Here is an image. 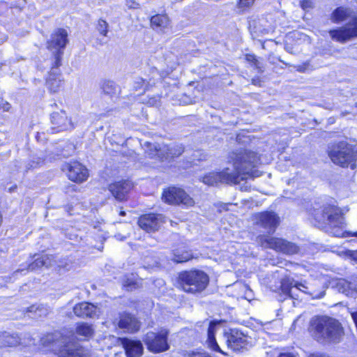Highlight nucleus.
I'll list each match as a JSON object with an SVG mask.
<instances>
[{
	"label": "nucleus",
	"mask_w": 357,
	"mask_h": 357,
	"mask_svg": "<svg viewBox=\"0 0 357 357\" xmlns=\"http://www.w3.org/2000/svg\"><path fill=\"white\" fill-rule=\"evenodd\" d=\"M228 160L229 163H232V170L226 167L220 172H210L203 177V183L208 185H217L219 183L238 184L248 176H254L252 169L257 166L259 158L253 151L240 149L231 152Z\"/></svg>",
	"instance_id": "f257e3e1"
},
{
	"label": "nucleus",
	"mask_w": 357,
	"mask_h": 357,
	"mask_svg": "<svg viewBox=\"0 0 357 357\" xmlns=\"http://www.w3.org/2000/svg\"><path fill=\"white\" fill-rule=\"evenodd\" d=\"M310 332L312 337L320 343L340 342L344 335L341 324L326 316L313 318L310 321Z\"/></svg>",
	"instance_id": "f03ea898"
},
{
	"label": "nucleus",
	"mask_w": 357,
	"mask_h": 357,
	"mask_svg": "<svg viewBox=\"0 0 357 357\" xmlns=\"http://www.w3.org/2000/svg\"><path fill=\"white\" fill-rule=\"evenodd\" d=\"M312 215L319 227L331 229L332 230L335 229V231H331L334 236L357 237V232L342 233L341 231L340 228L343 223V218L340 210L335 206L330 204L324 205L320 208L314 209ZM349 242L357 243V241L355 240H351Z\"/></svg>",
	"instance_id": "7ed1b4c3"
},
{
	"label": "nucleus",
	"mask_w": 357,
	"mask_h": 357,
	"mask_svg": "<svg viewBox=\"0 0 357 357\" xmlns=\"http://www.w3.org/2000/svg\"><path fill=\"white\" fill-rule=\"evenodd\" d=\"M280 224L279 216L273 211H264L255 215V225L264 229L268 234H261L257 237V242L261 245H295L285 240L271 236Z\"/></svg>",
	"instance_id": "20e7f679"
},
{
	"label": "nucleus",
	"mask_w": 357,
	"mask_h": 357,
	"mask_svg": "<svg viewBox=\"0 0 357 357\" xmlns=\"http://www.w3.org/2000/svg\"><path fill=\"white\" fill-rule=\"evenodd\" d=\"M208 282V275L200 270L181 271L177 277V287L183 291L194 295L202 292Z\"/></svg>",
	"instance_id": "39448f33"
},
{
	"label": "nucleus",
	"mask_w": 357,
	"mask_h": 357,
	"mask_svg": "<svg viewBox=\"0 0 357 357\" xmlns=\"http://www.w3.org/2000/svg\"><path fill=\"white\" fill-rule=\"evenodd\" d=\"M328 155L331 161L342 167H356L357 151L355 147L345 142H340L328 146Z\"/></svg>",
	"instance_id": "423d86ee"
},
{
	"label": "nucleus",
	"mask_w": 357,
	"mask_h": 357,
	"mask_svg": "<svg viewBox=\"0 0 357 357\" xmlns=\"http://www.w3.org/2000/svg\"><path fill=\"white\" fill-rule=\"evenodd\" d=\"M59 357H89L86 349L75 341L74 335H65L59 347L56 349Z\"/></svg>",
	"instance_id": "0eeeda50"
},
{
	"label": "nucleus",
	"mask_w": 357,
	"mask_h": 357,
	"mask_svg": "<svg viewBox=\"0 0 357 357\" xmlns=\"http://www.w3.org/2000/svg\"><path fill=\"white\" fill-rule=\"evenodd\" d=\"M162 199L167 204L190 207L195 204L193 199L181 188L171 187L165 190Z\"/></svg>",
	"instance_id": "6e6552de"
},
{
	"label": "nucleus",
	"mask_w": 357,
	"mask_h": 357,
	"mask_svg": "<svg viewBox=\"0 0 357 357\" xmlns=\"http://www.w3.org/2000/svg\"><path fill=\"white\" fill-rule=\"evenodd\" d=\"M168 331L162 330L159 333L149 332L146 334L144 342L149 351L160 353L169 349L167 342Z\"/></svg>",
	"instance_id": "1a4fd4ad"
},
{
	"label": "nucleus",
	"mask_w": 357,
	"mask_h": 357,
	"mask_svg": "<svg viewBox=\"0 0 357 357\" xmlns=\"http://www.w3.org/2000/svg\"><path fill=\"white\" fill-rule=\"evenodd\" d=\"M329 34L333 40L342 43L357 37V17L352 18L342 27L330 30Z\"/></svg>",
	"instance_id": "9d476101"
},
{
	"label": "nucleus",
	"mask_w": 357,
	"mask_h": 357,
	"mask_svg": "<svg viewBox=\"0 0 357 357\" xmlns=\"http://www.w3.org/2000/svg\"><path fill=\"white\" fill-rule=\"evenodd\" d=\"M227 344L234 351H241L248 344L246 336L236 328H230L224 333Z\"/></svg>",
	"instance_id": "9b49d317"
},
{
	"label": "nucleus",
	"mask_w": 357,
	"mask_h": 357,
	"mask_svg": "<svg viewBox=\"0 0 357 357\" xmlns=\"http://www.w3.org/2000/svg\"><path fill=\"white\" fill-rule=\"evenodd\" d=\"M62 169L66 171L68 178L75 182L82 183L89 176L87 169L77 161L64 164Z\"/></svg>",
	"instance_id": "f8f14e48"
},
{
	"label": "nucleus",
	"mask_w": 357,
	"mask_h": 357,
	"mask_svg": "<svg viewBox=\"0 0 357 357\" xmlns=\"http://www.w3.org/2000/svg\"><path fill=\"white\" fill-rule=\"evenodd\" d=\"M165 222V217L162 214L149 213L141 216L138 225L141 229L152 232L158 230Z\"/></svg>",
	"instance_id": "ddd939ff"
},
{
	"label": "nucleus",
	"mask_w": 357,
	"mask_h": 357,
	"mask_svg": "<svg viewBox=\"0 0 357 357\" xmlns=\"http://www.w3.org/2000/svg\"><path fill=\"white\" fill-rule=\"evenodd\" d=\"M52 129L54 132L71 130L74 125L64 110L54 112L51 115Z\"/></svg>",
	"instance_id": "4468645a"
},
{
	"label": "nucleus",
	"mask_w": 357,
	"mask_h": 357,
	"mask_svg": "<svg viewBox=\"0 0 357 357\" xmlns=\"http://www.w3.org/2000/svg\"><path fill=\"white\" fill-rule=\"evenodd\" d=\"M68 33L63 29H58L52 33L47 41V48L52 52H62L67 43Z\"/></svg>",
	"instance_id": "2eb2a0df"
},
{
	"label": "nucleus",
	"mask_w": 357,
	"mask_h": 357,
	"mask_svg": "<svg viewBox=\"0 0 357 357\" xmlns=\"http://www.w3.org/2000/svg\"><path fill=\"white\" fill-rule=\"evenodd\" d=\"M118 342L123 347L127 357H139L142 355L144 347L141 341L119 337Z\"/></svg>",
	"instance_id": "dca6fc26"
},
{
	"label": "nucleus",
	"mask_w": 357,
	"mask_h": 357,
	"mask_svg": "<svg viewBox=\"0 0 357 357\" xmlns=\"http://www.w3.org/2000/svg\"><path fill=\"white\" fill-rule=\"evenodd\" d=\"M73 312L77 317L82 319L94 318L98 316L97 307L88 302L76 304L73 307Z\"/></svg>",
	"instance_id": "f3484780"
},
{
	"label": "nucleus",
	"mask_w": 357,
	"mask_h": 357,
	"mask_svg": "<svg viewBox=\"0 0 357 357\" xmlns=\"http://www.w3.org/2000/svg\"><path fill=\"white\" fill-rule=\"evenodd\" d=\"M132 188V184L129 181H122L112 183L109 185V190L116 199L123 201L126 198L128 192Z\"/></svg>",
	"instance_id": "a211bd4d"
},
{
	"label": "nucleus",
	"mask_w": 357,
	"mask_h": 357,
	"mask_svg": "<svg viewBox=\"0 0 357 357\" xmlns=\"http://www.w3.org/2000/svg\"><path fill=\"white\" fill-rule=\"evenodd\" d=\"M118 326L128 333H135L140 328V323L136 317L128 313L121 314Z\"/></svg>",
	"instance_id": "6ab92c4d"
},
{
	"label": "nucleus",
	"mask_w": 357,
	"mask_h": 357,
	"mask_svg": "<svg viewBox=\"0 0 357 357\" xmlns=\"http://www.w3.org/2000/svg\"><path fill=\"white\" fill-rule=\"evenodd\" d=\"M65 335L59 331L47 333L40 338V342L44 347H52V349L56 352V349L61 344Z\"/></svg>",
	"instance_id": "aec40b11"
},
{
	"label": "nucleus",
	"mask_w": 357,
	"mask_h": 357,
	"mask_svg": "<svg viewBox=\"0 0 357 357\" xmlns=\"http://www.w3.org/2000/svg\"><path fill=\"white\" fill-rule=\"evenodd\" d=\"M63 86V79L60 73L50 71L46 80V86L52 93L59 92Z\"/></svg>",
	"instance_id": "412c9836"
},
{
	"label": "nucleus",
	"mask_w": 357,
	"mask_h": 357,
	"mask_svg": "<svg viewBox=\"0 0 357 357\" xmlns=\"http://www.w3.org/2000/svg\"><path fill=\"white\" fill-rule=\"evenodd\" d=\"M296 287L305 293H308L307 289H308L304 284L295 283L293 284L289 280H282L281 282V290L286 297L294 298V293L292 292V288Z\"/></svg>",
	"instance_id": "4be33fe9"
},
{
	"label": "nucleus",
	"mask_w": 357,
	"mask_h": 357,
	"mask_svg": "<svg viewBox=\"0 0 357 357\" xmlns=\"http://www.w3.org/2000/svg\"><path fill=\"white\" fill-rule=\"evenodd\" d=\"M144 146L146 153L149 158H158L160 160H164L163 154H165V153H163V144L160 145L158 143L145 142Z\"/></svg>",
	"instance_id": "5701e85b"
},
{
	"label": "nucleus",
	"mask_w": 357,
	"mask_h": 357,
	"mask_svg": "<svg viewBox=\"0 0 357 357\" xmlns=\"http://www.w3.org/2000/svg\"><path fill=\"white\" fill-rule=\"evenodd\" d=\"M218 323L215 321H212L210 322L207 335H208V344L211 349L213 350L223 354L222 351L221 350L220 347H219L215 337V333L216 331V328Z\"/></svg>",
	"instance_id": "b1692460"
},
{
	"label": "nucleus",
	"mask_w": 357,
	"mask_h": 357,
	"mask_svg": "<svg viewBox=\"0 0 357 357\" xmlns=\"http://www.w3.org/2000/svg\"><path fill=\"white\" fill-rule=\"evenodd\" d=\"M163 150L164 160H167L181 155L184 151V148L181 144H163Z\"/></svg>",
	"instance_id": "393cba45"
},
{
	"label": "nucleus",
	"mask_w": 357,
	"mask_h": 357,
	"mask_svg": "<svg viewBox=\"0 0 357 357\" xmlns=\"http://www.w3.org/2000/svg\"><path fill=\"white\" fill-rule=\"evenodd\" d=\"M185 248V247H177V248L174 250L172 260L176 263H183L192 259L193 255L192 253Z\"/></svg>",
	"instance_id": "a878e982"
},
{
	"label": "nucleus",
	"mask_w": 357,
	"mask_h": 357,
	"mask_svg": "<svg viewBox=\"0 0 357 357\" xmlns=\"http://www.w3.org/2000/svg\"><path fill=\"white\" fill-rule=\"evenodd\" d=\"M54 258V257L52 255L49 256L47 255H43L40 257L36 258L33 263L29 264V269L33 271L36 268H40L42 266H52L53 265Z\"/></svg>",
	"instance_id": "bb28decb"
},
{
	"label": "nucleus",
	"mask_w": 357,
	"mask_h": 357,
	"mask_svg": "<svg viewBox=\"0 0 357 357\" xmlns=\"http://www.w3.org/2000/svg\"><path fill=\"white\" fill-rule=\"evenodd\" d=\"M102 89L105 94L111 97L117 96L120 91L119 86L110 80L105 81L102 83Z\"/></svg>",
	"instance_id": "cd10ccee"
},
{
	"label": "nucleus",
	"mask_w": 357,
	"mask_h": 357,
	"mask_svg": "<svg viewBox=\"0 0 357 357\" xmlns=\"http://www.w3.org/2000/svg\"><path fill=\"white\" fill-rule=\"evenodd\" d=\"M151 24L153 27L164 29L167 27L169 19L165 15H156L151 17Z\"/></svg>",
	"instance_id": "c85d7f7f"
},
{
	"label": "nucleus",
	"mask_w": 357,
	"mask_h": 357,
	"mask_svg": "<svg viewBox=\"0 0 357 357\" xmlns=\"http://www.w3.org/2000/svg\"><path fill=\"white\" fill-rule=\"evenodd\" d=\"M336 250H333L332 252L337 253L339 256L345 258L351 259L354 261H357V250H349L346 247H335Z\"/></svg>",
	"instance_id": "c756f323"
},
{
	"label": "nucleus",
	"mask_w": 357,
	"mask_h": 357,
	"mask_svg": "<svg viewBox=\"0 0 357 357\" xmlns=\"http://www.w3.org/2000/svg\"><path fill=\"white\" fill-rule=\"evenodd\" d=\"M75 333L77 335L89 337L93 335V330L91 325L86 323H80L77 324Z\"/></svg>",
	"instance_id": "7c9ffc66"
},
{
	"label": "nucleus",
	"mask_w": 357,
	"mask_h": 357,
	"mask_svg": "<svg viewBox=\"0 0 357 357\" xmlns=\"http://www.w3.org/2000/svg\"><path fill=\"white\" fill-rule=\"evenodd\" d=\"M27 312L33 313L32 318L45 317L48 314V310L43 305H33L27 308Z\"/></svg>",
	"instance_id": "2f4dec72"
},
{
	"label": "nucleus",
	"mask_w": 357,
	"mask_h": 357,
	"mask_svg": "<svg viewBox=\"0 0 357 357\" xmlns=\"http://www.w3.org/2000/svg\"><path fill=\"white\" fill-rule=\"evenodd\" d=\"M349 10L342 7L336 8L332 14V20L335 22H341L344 20L349 15Z\"/></svg>",
	"instance_id": "473e14b6"
},
{
	"label": "nucleus",
	"mask_w": 357,
	"mask_h": 357,
	"mask_svg": "<svg viewBox=\"0 0 357 357\" xmlns=\"http://www.w3.org/2000/svg\"><path fill=\"white\" fill-rule=\"evenodd\" d=\"M348 280L344 279H340L337 282V287L340 292L350 296L349 286H348Z\"/></svg>",
	"instance_id": "72a5a7b5"
},
{
	"label": "nucleus",
	"mask_w": 357,
	"mask_h": 357,
	"mask_svg": "<svg viewBox=\"0 0 357 357\" xmlns=\"http://www.w3.org/2000/svg\"><path fill=\"white\" fill-rule=\"evenodd\" d=\"M108 28H109V24L105 20H104L102 19H100L98 21L96 29L98 30V31L99 32V33L100 35H102L103 36H107V33H108Z\"/></svg>",
	"instance_id": "f704fd0d"
},
{
	"label": "nucleus",
	"mask_w": 357,
	"mask_h": 357,
	"mask_svg": "<svg viewBox=\"0 0 357 357\" xmlns=\"http://www.w3.org/2000/svg\"><path fill=\"white\" fill-rule=\"evenodd\" d=\"M350 296H357V275H351L348 280Z\"/></svg>",
	"instance_id": "c9c22d12"
},
{
	"label": "nucleus",
	"mask_w": 357,
	"mask_h": 357,
	"mask_svg": "<svg viewBox=\"0 0 357 357\" xmlns=\"http://www.w3.org/2000/svg\"><path fill=\"white\" fill-rule=\"evenodd\" d=\"M54 53V63L52 67L51 71L59 73V67L61 65V56L63 52H53Z\"/></svg>",
	"instance_id": "e433bc0d"
},
{
	"label": "nucleus",
	"mask_w": 357,
	"mask_h": 357,
	"mask_svg": "<svg viewBox=\"0 0 357 357\" xmlns=\"http://www.w3.org/2000/svg\"><path fill=\"white\" fill-rule=\"evenodd\" d=\"M276 251H280L284 253L293 255L296 254L298 251V247H274Z\"/></svg>",
	"instance_id": "4c0bfd02"
},
{
	"label": "nucleus",
	"mask_w": 357,
	"mask_h": 357,
	"mask_svg": "<svg viewBox=\"0 0 357 357\" xmlns=\"http://www.w3.org/2000/svg\"><path fill=\"white\" fill-rule=\"evenodd\" d=\"M245 58L248 62L252 63L257 68H258L260 71H262L261 63L257 59L255 55L248 54H246Z\"/></svg>",
	"instance_id": "58836bf2"
},
{
	"label": "nucleus",
	"mask_w": 357,
	"mask_h": 357,
	"mask_svg": "<svg viewBox=\"0 0 357 357\" xmlns=\"http://www.w3.org/2000/svg\"><path fill=\"white\" fill-rule=\"evenodd\" d=\"M295 68L297 71L300 73H305L307 71L311 70L312 68L309 61H306L302 64H299L295 66Z\"/></svg>",
	"instance_id": "ea45409f"
},
{
	"label": "nucleus",
	"mask_w": 357,
	"mask_h": 357,
	"mask_svg": "<svg viewBox=\"0 0 357 357\" xmlns=\"http://www.w3.org/2000/svg\"><path fill=\"white\" fill-rule=\"evenodd\" d=\"M43 162H44L43 159L38 158V160L37 161L33 160V161L29 162L26 165V171L27 172L29 169H34V168L37 167L38 165H40Z\"/></svg>",
	"instance_id": "a19ab883"
},
{
	"label": "nucleus",
	"mask_w": 357,
	"mask_h": 357,
	"mask_svg": "<svg viewBox=\"0 0 357 357\" xmlns=\"http://www.w3.org/2000/svg\"><path fill=\"white\" fill-rule=\"evenodd\" d=\"M300 3L303 10H308L314 7V3L312 0H303Z\"/></svg>",
	"instance_id": "79ce46f5"
},
{
	"label": "nucleus",
	"mask_w": 357,
	"mask_h": 357,
	"mask_svg": "<svg viewBox=\"0 0 357 357\" xmlns=\"http://www.w3.org/2000/svg\"><path fill=\"white\" fill-rule=\"evenodd\" d=\"M7 340H6V342L8 343V344L10 347H13V346H15V345H17L18 343H19V340H18V337H15L13 335L12 336H8L7 337Z\"/></svg>",
	"instance_id": "37998d69"
},
{
	"label": "nucleus",
	"mask_w": 357,
	"mask_h": 357,
	"mask_svg": "<svg viewBox=\"0 0 357 357\" xmlns=\"http://www.w3.org/2000/svg\"><path fill=\"white\" fill-rule=\"evenodd\" d=\"M124 287L128 291H132L133 289L136 288L137 284L135 282L127 280L124 284Z\"/></svg>",
	"instance_id": "c03bdc74"
},
{
	"label": "nucleus",
	"mask_w": 357,
	"mask_h": 357,
	"mask_svg": "<svg viewBox=\"0 0 357 357\" xmlns=\"http://www.w3.org/2000/svg\"><path fill=\"white\" fill-rule=\"evenodd\" d=\"M10 105L6 102L4 101L3 99L0 98V109H2L3 111L7 112L10 109Z\"/></svg>",
	"instance_id": "a18cd8bd"
},
{
	"label": "nucleus",
	"mask_w": 357,
	"mask_h": 357,
	"mask_svg": "<svg viewBox=\"0 0 357 357\" xmlns=\"http://www.w3.org/2000/svg\"><path fill=\"white\" fill-rule=\"evenodd\" d=\"M255 0H240L239 4L241 7H249L254 3Z\"/></svg>",
	"instance_id": "49530a36"
},
{
	"label": "nucleus",
	"mask_w": 357,
	"mask_h": 357,
	"mask_svg": "<svg viewBox=\"0 0 357 357\" xmlns=\"http://www.w3.org/2000/svg\"><path fill=\"white\" fill-rule=\"evenodd\" d=\"M71 264L67 263V262H65L63 263V261H60L59 264H58V267L61 269V268H63L64 270H66V271H68L71 268Z\"/></svg>",
	"instance_id": "de8ad7c7"
},
{
	"label": "nucleus",
	"mask_w": 357,
	"mask_h": 357,
	"mask_svg": "<svg viewBox=\"0 0 357 357\" xmlns=\"http://www.w3.org/2000/svg\"><path fill=\"white\" fill-rule=\"evenodd\" d=\"M191 357H211V356H209L208 354H206L205 353H197V354H193Z\"/></svg>",
	"instance_id": "09e8293b"
},
{
	"label": "nucleus",
	"mask_w": 357,
	"mask_h": 357,
	"mask_svg": "<svg viewBox=\"0 0 357 357\" xmlns=\"http://www.w3.org/2000/svg\"><path fill=\"white\" fill-rule=\"evenodd\" d=\"M278 357H296V356L291 353H281V354H280Z\"/></svg>",
	"instance_id": "8fccbe9b"
},
{
	"label": "nucleus",
	"mask_w": 357,
	"mask_h": 357,
	"mask_svg": "<svg viewBox=\"0 0 357 357\" xmlns=\"http://www.w3.org/2000/svg\"><path fill=\"white\" fill-rule=\"evenodd\" d=\"M6 40V37L5 35H2L0 38V44L3 43L4 41Z\"/></svg>",
	"instance_id": "3c124183"
},
{
	"label": "nucleus",
	"mask_w": 357,
	"mask_h": 357,
	"mask_svg": "<svg viewBox=\"0 0 357 357\" xmlns=\"http://www.w3.org/2000/svg\"><path fill=\"white\" fill-rule=\"evenodd\" d=\"M99 225H100V222H97V223H96V224L93 225V228H94V229H98V230H100L101 229H100V228H99V227H100Z\"/></svg>",
	"instance_id": "603ef678"
},
{
	"label": "nucleus",
	"mask_w": 357,
	"mask_h": 357,
	"mask_svg": "<svg viewBox=\"0 0 357 357\" xmlns=\"http://www.w3.org/2000/svg\"><path fill=\"white\" fill-rule=\"evenodd\" d=\"M119 214H120V215L123 216V215H126V212H125V211H121L120 212V213H119Z\"/></svg>",
	"instance_id": "864d4df0"
},
{
	"label": "nucleus",
	"mask_w": 357,
	"mask_h": 357,
	"mask_svg": "<svg viewBox=\"0 0 357 357\" xmlns=\"http://www.w3.org/2000/svg\"><path fill=\"white\" fill-rule=\"evenodd\" d=\"M16 188H17V186H16V185H15V186H13V187L10 188L9 189L10 192L13 191V190H15Z\"/></svg>",
	"instance_id": "5fc2aeb1"
},
{
	"label": "nucleus",
	"mask_w": 357,
	"mask_h": 357,
	"mask_svg": "<svg viewBox=\"0 0 357 357\" xmlns=\"http://www.w3.org/2000/svg\"><path fill=\"white\" fill-rule=\"evenodd\" d=\"M309 357H319V356L316 354H311Z\"/></svg>",
	"instance_id": "6e6d98bb"
},
{
	"label": "nucleus",
	"mask_w": 357,
	"mask_h": 357,
	"mask_svg": "<svg viewBox=\"0 0 357 357\" xmlns=\"http://www.w3.org/2000/svg\"><path fill=\"white\" fill-rule=\"evenodd\" d=\"M23 271H24V270H22H22H18V271H17L15 273H19V272H22Z\"/></svg>",
	"instance_id": "4d7b16f0"
},
{
	"label": "nucleus",
	"mask_w": 357,
	"mask_h": 357,
	"mask_svg": "<svg viewBox=\"0 0 357 357\" xmlns=\"http://www.w3.org/2000/svg\"><path fill=\"white\" fill-rule=\"evenodd\" d=\"M3 65V63H0V67Z\"/></svg>",
	"instance_id": "13d9d810"
}]
</instances>
